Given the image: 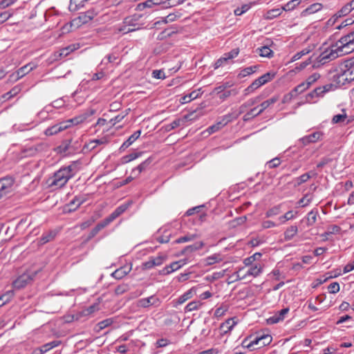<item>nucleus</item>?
<instances>
[{
	"label": "nucleus",
	"mask_w": 354,
	"mask_h": 354,
	"mask_svg": "<svg viewBox=\"0 0 354 354\" xmlns=\"http://www.w3.org/2000/svg\"><path fill=\"white\" fill-rule=\"evenodd\" d=\"M73 176L71 166L63 167L55 172L46 183L50 187L59 189L64 186Z\"/></svg>",
	"instance_id": "nucleus-1"
},
{
	"label": "nucleus",
	"mask_w": 354,
	"mask_h": 354,
	"mask_svg": "<svg viewBox=\"0 0 354 354\" xmlns=\"http://www.w3.org/2000/svg\"><path fill=\"white\" fill-rule=\"evenodd\" d=\"M342 55H344V54L338 48V43H336L324 50L316 58L313 62V68H319Z\"/></svg>",
	"instance_id": "nucleus-2"
},
{
	"label": "nucleus",
	"mask_w": 354,
	"mask_h": 354,
	"mask_svg": "<svg viewBox=\"0 0 354 354\" xmlns=\"http://www.w3.org/2000/svg\"><path fill=\"white\" fill-rule=\"evenodd\" d=\"M272 340V336L268 333H259L254 337H250L245 339L243 344L244 347L249 348L250 351L256 348H260L265 346L269 345Z\"/></svg>",
	"instance_id": "nucleus-3"
},
{
	"label": "nucleus",
	"mask_w": 354,
	"mask_h": 354,
	"mask_svg": "<svg viewBox=\"0 0 354 354\" xmlns=\"http://www.w3.org/2000/svg\"><path fill=\"white\" fill-rule=\"evenodd\" d=\"M263 271V267L260 263H255L254 266L240 268L235 273L236 279L243 280L248 277H257Z\"/></svg>",
	"instance_id": "nucleus-4"
},
{
	"label": "nucleus",
	"mask_w": 354,
	"mask_h": 354,
	"mask_svg": "<svg viewBox=\"0 0 354 354\" xmlns=\"http://www.w3.org/2000/svg\"><path fill=\"white\" fill-rule=\"evenodd\" d=\"M336 43L344 55L352 53L354 50V30L342 36Z\"/></svg>",
	"instance_id": "nucleus-5"
},
{
	"label": "nucleus",
	"mask_w": 354,
	"mask_h": 354,
	"mask_svg": "<svg viewBox=\"0 0 354 354\" xmlns=\"http://www.w3.org/2000/svg\"><path fill=\"white\" fill-rule=\"evenodd\" d=\"M44 261L42 258L31 263L30 266L26 269V271L30 277L31 281L41 278L44 274Z\"/></svg>",
	"instance_id": "nucleus-6"
},
{
	"label": "nucleus",
	"mask_w": 354,
	"mask_h": 354,
	"mask_svg": "<svg viewBox=\"0 0 354 354\" xmlns=\"http://www.w3.org/2000/svg\"><path fill=\"white\" fill-rule=\"evenodd\" d=\"M209 212L205 205H198L189 209L185 213L184 216H196L194 219H198L203 221L207 219V212Z\"/></svg>",
	"instance_id": "nucleus-7"
},
{
	"label": "nucleus",
	"mask_w": 354,
	"mask_h": 354,
	"mask_svg": "<svg viewBox=\"0 0 354 354\" xmlns=\"http://www.w3.org/2000/svg\"><path fill=\"white\" fill-rule=\"evenodd\" d=\"M15 178L10 176L0 178V199L10 194L12 190Z\"/></svg>",
	"instance_id": "nucleus-8"
},
{
	"label": "nucleus",
	"mask_w": 354,
	"mask_h": 354,
	"mask_svg": "<svg viewBox=\"0 0 354 354\" xmlns=\"http://www.w3.org/2000/svg\"><path fill=\"white\" fill-rule=\"evenodd\" d=\"M142 15L139 14H134L131 16L125 17L123 20V24L129 26L131 29H135V31L142 28L144 23L140 22Z\"/></svg>",
	"instance_id": "nucleus-9"
},
{
	"label": "nucleus",
	"mask_w": 354,
	"mask_h": 354,
	"mask_svg": "<svg viewBox=\"0 0 354 354\" xmlns=\"http://www.w3.org/2000/svg\"><path fill=\"white\" fill-rule=\"evenodd\" d=\"M340 70L344 73L346 79L351 82L354 80V59L346 60L341 66Z\"/></svg>",
	"instance_id": "nucleus-10"
},
{
	"label": "nucleus",
	"mask_w": 354,
	"mask_h": 354,
	"mask_svg": "<svg viewBox=\"0 0 354 354\" xmlns=\"http://www.w3.org/2000/svg\"><path fill=\"white\" fill-rule=\"evenodd\" d=\"M32 282L30 277L25 270L23 273L19 275V277L13 281L12 287L15 289L20 290L25 288L27 285Z\"/></svg>",
	"instance_id": "nucleus-11"
},
{
	"label": "nucleus",
	"mask_w": 354,
	"mask_h": 354,
	"mask_svg": "<svg viewBox=\"0 0 354 354\" xmlns=\"http://www.w3.org/2000/svg\"><path fill=\"white\" fill-rule=\"evenodd\" d=\"M166 260V257L159 254L157 257H151L149 260L142 263V269L149 270L155 266H160Z\"/></svg>",
	"instance_id": "nucleus-12"
},
{
	"label": "nucleus",
	"mask_w": 354,
	"mask_h": 354,
	"mask_svg": "<svg viewBox=\"0 0 354 354\" xmlns=\"http://www.w3.org/2000/svg\"><path fill=\"white\" fill-rule=\"evenodd\" d=\"M324 133L322 131H316L310 135L304 136L299 139L298 142L305 147L310 143H315L322 139Z\"/></svg>",
	"instance_id": "nucleus-13"
},
{
	"label": "nucleus",
	"mask_w": 354,
	"mask_h": 354,
	"mask_svg": "<svg viewBox=\"0 0 354 354\" xmlns=\"http://www.w3.org/2000/svg\"><path fill=\"white\" fill-rule=\"evenodd\" d=\"M160 304V299L155 295H152L147 298H142L138 301V306L142 308H147L149 306L158 307Z\"/></svg>",
	"instance_id": "nucleus-14"
},
{
	"label": "nucleus",
	"mask_w": 354,
	"mask_h": 354,
	"mask_svg": "<svg viewBox=\"0 0 354 354\" xmlns=\"http://www.w3.org/2000/svg\"><path fill=\"white\" fill-rule=\"evenodd\" d=\"M196 293V288L192 287L185 292H184L182 295H180L177 299L174 300V307H177L178 305H181L187 301L188 299L193 297L194 295Z\"/></svg>",
	"instance_id": "nucleus-15"
},
{
	"label": "nucleus",
	"mask_w": 354,
	"mask_h": 354,
	"mask_svg": "<svg viewBox=\"0 0 354 354\" xmlns=\"http://www.w3.org/2000/svg\"><path fill=\"white\" fill-rule=\"evenodd\" d=\"M152 160L153 159L151 157H149L144 160L139 165L132 169L131 175H134V177L138 178L142 171H145L149 169L152 162Z\"/></svg>",
	"instance_id": "nucleus-16"
},
{
	"label": "nucleus",
	"mask_w": 354,
	"mask_h": 354,
	"mask_svg": "<svg viewBox=\"0 0 354 354\" xmlns=\"http://www.w3.org/2000/svg\"><path fill=\"white\" fill-rule=\"evenodd\" d=\"M91 20L85 12L80 13V15L70 22V27L77 28L82 25L89 22Z\"/></svg>",
	"instance_id": "nucleus-17"
},
{
	"label": "nucleus",
	"mask_w": 354,
	"mask_h": 354,
	"mask_svg": "<svg viewBox=\"0 0 354 354\" xmlns=\"http://www.w3.org/2000/svg\"><path fill=\"white\" fill-rule=\"evenodd\" d=\"M288 312L289 308L281 309L268 319V323L273 324L283 321Z\"/></svg>",
	"instance_id": "nucleus-18"
},
{
	"label": "nucleus",
	"mask_w": 354,
	"mask_h": 354,
	"mask_svg": "<svg viewBox=\"0 0 354 354\" xmlns=\"http://www.w3.org/2000/svg\"><path fill=\"white\" fill-rule=\"evenodd\" d=\"M204 246L203 241L196 242L192 245L186 246L183 250L180 251L179 255H188L192 252L201 250Z\"/></svg>",
	"instance_id": "nucleus-19"
},
{
	"label": "nucleus",
	"mask_w": 354,
	"mask_h": 354,
	"mask_svg": "<svg viewBox=\"0 0 354 354\" xmlns=\"http://www.w3.org/2000/svg\"><path fill=\"white\" fill-rule=\"evenodd\" d=\"M351 12V8L346 4L328 21V24L333 25L339 18L347 15Z\"/></svg>",
	"instance_id": "nucleus-20"
},
{
	"label": "nucleus",
	"mask_w": 354,
	"mask_h": 354,
	"mask_svg": "<svg viewBox=\"0 0 354 354\" xmlns=\"http://www.w3.org/2000/svg\"><path fill=\"white\" fill-rule=\"evenodd\" d=\"M67 129V126L63 122H59L46 129V136H53Z\"/></svg>",
	"instance_id": "nucleus-21"
},
{
	"label": "nucleus",
	"mask_w": 354,
	"mask_h": 354,
	"mask_svg": "<svg viewBox=\"0 0 354 354\" xmlns=\"http://www.w3.org/2000/svg\"><path fill=\"white\" fill-rule=\"evenodd\" d=\"M79 44H71L65 48H61L58 52L55 53V57L57 58L65 57L71 53L79 48Z\"/></svg>",
	"instance_id": "nucleus-22"
},
{
	"label": "nucleus",
	"mask_w": 354,
	"mask_h": 354,
	"mask_svg": "<svg viewBox=\"0 0 354 354\" xmlns=\"http://www.w3.org/2000/svg\"><path fill=\"white\" fill-rule=\"evenodd\" d=\"M141 130L135 131L129 138L124 141L120 146L119 150L120 152L124 151L129 146H131L140 136Z\"/></svg>",
	"instance_id": "nucleus-23"
},
{
	"label": "nucleus",
	"mask_w": 354,
	"mask_h": 354,
	"mask_svg": "<svg viewBox=\"0 0 354 354\" xmlns=\"http://www.w3.org/2000/svg\"><path fill=\"white\" fill-rule=\"evenodd\" d=\"M129 205L127 204H122L120 205L107 218H105L104 221H113L116 219L127 209Z\"/></svg>",
	"instance_id": "nucleus-24"
},
{
	"label": "nucleus",
	"mask_w": 354,
	"mask_h": 354,
	"mask_svg": "<svg viewBox=\"0 0 354 354\" xmlns=\"http://www.w3.org/2000/svg\"><path fill=\"white\" fill-rule=\"evenodd\" d=\"M322 8H323V6L322 3H315L312 5H310V6H308V8H306L305 10H304L301 13V16L306 17L309 15L315 13V12L319 11L320 10H322Z\"/></svg>",
	"instance_id": "nucleus-25"
},
{
	"label": "nucleus",
	"mask_w": 354,
	"mask_h": 354,
	"mask_svg": "<svg viewBox=\"0 0 354 354\" xmlns=\"http://www.w3.org/2000/svg\"><path fill=\"white\" fill-rule=\"evenodd\" d=\"M278 95H274L268 100L261 102L259 106L260 113H263L266 109L270 108L271 106L274 104L279 100Z\"/></svg>",
	"instance_id": "nucleus-26"
},
{
	"label": "nucleus",
	"mask_w": 354,
	"mask_h": 354,
	"mask_svg": "<svg viewBox=\"0 0 354 354\" xmlns=\"http://www.w3.org/2000/svg\"><path fill=\"white\" fill-rule=\"evenodd\" d=\"M236 324V322L234 321V318L228 319L221 324L220 328L223 334H226L228 332H230Z\"/></svg>",
	"instance_id": "nucleus-27"
},
{
	"label": "nucleus",
	"mask_w": 354,
	"mask_h": 354,
	"mask_svg": "<svg viewBox=\"0 0 354 354\" xmlns=\"http://www.w3.org/2000/svg\"><path fill=\"white\" fill-rule=\"evenodd\" d=\"M180 268L178 261L171 263L169 265L166 266L161 271V274H169L174 271H176Z\"/></svg>",
	"instance_id": "nucleus-28"
},
{
	"label": "nucleus",
	"mask_w": 354,
	"mask_h": 354,
	"mask_svg": "<svg viewBox=\"0 0 354 354\" xmlns=\"http://www.w3.org/2000/svg\"><path fill=\"white\" fill-rule=\"evenodd\" d=\"M108 142L109 140L106 137H103L100 139L92 140L86 145V147L90 150H93L97 145H106L108 143Z\"/></svg>",
	"instance_id": "nucleus-29"
},
{
	"label": "nucleus",
	"mask_w": 354,
	"mask_h": 354,
	"mask_svg": "<svg viewBox=\"0 0 354 354\" xmlns=\"http://www.w3.org/2000/svg\"><path fill=\"white\" fill-rule=\"evenodd\" d=\"M87 0H71L68 9L71 12H75L84 6Z\"/></svg>",
	"instance_id": "nucleus-30"
},
{
	"label": "nucleus",
	"mask_w": 354,
	"mask_h": 354,
	"mask_svg": "<svg viewBox=\"0 0 354 354\" xmlns=\"http://www.w3.org/2000/svg\"><path fill=\"white\" fill-rule=\"evenodd\" d=\"M202 305L203 304L198 300L192 301L186 305L184 311L187 313L194 310H197L201 308Z\"/></svg>",
	"instance_id": "nucleus-31"
},
{
	"label": "nucleus",
	"mask_w": 354,
	"mask_h": 354,
	"mask_svg": "<svg viewBox=\"0 0 354 354\" xmlns=\"http://www.w3.org/2000/svg\"><path fill=\"white\" fill-rule=\"evenodd\" d=\"M187 118L188 117L186 115V116H185L184 118H178V119L174 120L172 122L166 125L165 129L167 131H171L172 129H174L181 126L182 124H184V122L187 119Z\"/></svg>",
	"instance_id": "nucleus-32"
},
{
	"label": "nucleus",
	"mask_w": 354,
	"mask_h": 354,
	"mask_svg": "<svg viewBox=\"0 0 354 354\" xmlns=\"http://www.w3.org/2000/svg\"><path fill=\"white\" fill-rule=\"evenodd\" d=\"M21 91V86L20 85H17L14 86L10 91L4 93L2 95V98L5 100H8L11 99L12 97L16 96L18 93Z\"/></svg>",
	"instance_id": "nucleus-33"
},
{
	"label": "nucleus",
	"mask_w": 354,
	"mask_h": 354,
	"mask_svg": "<svg viewBox=\"0 0 354 354\" xmlns=\"http://www.w3.org/2000/svg\"><path fill=\"white\" fill-rule=\"evenodd\" d=\"M258 108H259V106L254 107V108L251 109L248 112H247L243 117V121H245V122L250 121V120H252L253 118H254L255 117L261 115V113H260L259 110L258 111H257Z\"/></svg>",
	"instance_id": "nucleus-34"
},
{
	"label": "nucleus",
	"mask_w": 354,
	"mask_h": 354,
	"mask_svg": "<svg viewBox=\"0 0 354 354\" xmlns=\"http://www.w3.org/2000/svg\"><path fill=\"white\" fill-rule=\"evenodd\" d=\"M151 1L154 6L162 5V8H164L173 7L176 6L177 3L176 0H151Z\"/></svg>",
	"instance_id": "nucleus-35"
},
{
	"label": "nucleus",
	"mask_w": 354,
	"mask_h": 354,
	"mask_svg": "<svg viewBox=\"0 0 354 354\" xmlns=\"http://www.w3.org/2000/svg\"><path fill=\"white\" fill-rule=\"evenodd\" d=\"M334 81L337 83L339 86H342L346 83H350L348 79H346L344 73L340 70V72L334 75Z\"/></svg>",
	"instance_id": "nucleus-36"
},
{
	"label": "nucleus",
	"mask_w": 354,
	"mask_h": 354,
	"mask_svg": "<svg viewBox=\"0 0 354 354\" xmlns=\"http://www.w3.org/2000/svg\"><path fill=\"white\" fill-rule=\"evenodd\" d=\"M283 10L281 8H274L266 12L264 15V18L268 20L273 19L282 13Z\"/></svg>",
	"instance_id": "nucleus-37"
},
{
	"label": "nucleus",
	"mask_w": 354,
	"mask_h": 354,
	"mask_svg": "<svg viewBox=\"0 0 354 354\" xmlns=\"http://www.w3.org/2000/svg\"><path fill=\"white\" fill-rule=\"evenodd\" d=\"M64 106V101L62 99H58L53 102L51 104L46 106V112L50 113L53 111V108L59 109Z\"/></svg>",
	"instance_id": "nucleus-38"
},
{
	"label": "nucleus",
	"mask_w": 354,
	"mask_h": 354,
	"mask_svg": "<svg viewBox=\"0 0 354 354\" xmlns=\"http://www.w3.org/2000/svg\"><path fill=\"white\" fill-rule=\"evenodd\" d=\"M84 121H85V118H84L83 116H81V115H80L73 118L64 121V122L65 123V125L67 126V129H68L73 125H77L78 124L82 123Z\"/></svg>",
	"instance_id": "nucleus-39"
},
{
	"label": "nucleus",
	"mask_w": 354,
	"mask_h": 354,
	"mask_svg": "<svg viewBox=\"0 0 354 354\" xmlns=\"http://www.w3.org/2000/svg\"><path fill=\"white\" fill-rule=\"evenodd\" d=\"M71 140H64L62 144L57 147V151L59 152V153H71V151L70 150L71 149Z\"/></svg>",
	"instance_id": "nucleus-40"
},
{
	"label": "nucleus",
	"mask_w": 354,
	"mask_h": 354,
	"mask_svg": "<svg viewBox=\"0 0 354 354\" xmlns=\"http://www.w3.org/2000/svg\"><path fill=\"white\" fill-rule=\"evenodd\" d=\"M239 93V89L232 88V89L227 90L225 91L222 92L221 93L218 95V96L221 101H224L230 96L236 95Z\"/></svg>",
	"instance_id": "nucleus-41"
},
{
	"label": "nucleus",
	"mask_w": 354,
	"mask_h": 354,
	"mask_svg": "<svg viewBox=\"0 0 354 354\" xmlns=\"http://www.w3.org/2000/svg\"><path fill=\"white\" fill-rule=\"evenodd\" d=\"M36 66L33 64L32 63H29L20 68H19L17 71L19 73V75L20 77H23L24 75L28 74L29 72L33 70L34 68H35Z\"/></svg>",
	"instance_id": "nucleus-42"
},
{
	"label": "nucleus",
	"mask_w": 354,
	"mask_h": 354,
	"mask_svg": "<svg viewBox=\"0 0 354 354\" xmlns=\"http://www.w3.org/2000/svg\"><path fill=\"white\" fill-rule=\"evenodd\" d=\"M332 87H333V84H330L324 85L323 86L317 87L313 91H314V93H315V94L317 95V97H323L324 95L326 92L329 91Z\"/></svg>",
	"instance_id": "nucleus-43"
},
{
	"label": "nucleus",
	"mask_w": 354,
	"mask_h": 354,
	"mask_svg": "<svg viewBox=\"0 0 354 354\" xmlns=\"http://www.w3.org/2000/svg\"><path fill=\"white\" fill-rule=\"evenodd\" d=\"M129 109H126L124 112L120 113L113 118L111 119L109 122L111 124V126H114L117 123L122 121L129 114Z\"/></svg>",
	"instance_id": "nucleus-44"
},
{
	"label": "nucleus",
	"mask_w": 354,
	"mask_h": 354,
	"mask_svg": "<svg viewBox=\"0 0 354 354\" xmlns=\"http://www.w3.org/2000/svg\"><path fill=\"white\" fill-rule=\"evenodd\" d=\"M142 152H136V153H131L128 155H126L122 158V159H121L122 163V164L128 163V162L138 158V157H140L142 155Z\"/></svg>",
	"instance_id": "nucleus-45"
},
{
	"label": "nucleus",
	"mask_w": 354,
	"mask_h": 354,
	"mask_svg": "<svg viewBox=\"0 0 354 354\" xmlns=\"http://www.w3.org/2000/svg\"><path fill=\"white\" fill-rule=\"evenodd\" d=\"M224 126L221 122V121L217 122L216 124L209 127L205 131L203 132V134L207 133V136L215 133L223 128Z\"/></svg>",
	"instance_id": "nucleus-46"
},
{
	"label": "nucleus",
	"mask_w": 354,
	"mask_h": 354,
	"mask_svg": "<svg viewBox=\"0 0 354 354\" xmlns=\"http://www.w3.org/2000/svg\"><path fill=\"white\" fill-rule=\"evenodd\" d=\"M130 271V269H129L128 270H127L125 268H120L119 269H117L116 270H115L112 274V277L117 279H120L122 278H123L124 276H126Z\"/></svg>",
	"instance_id": "nucleus-47"
},
{
	"label": "nucleus",
	"mask_w": 354,
	"mask_h": 354,
	"mask_svg": "<svg viewBox=\"0 0 354 354\" xmlns=\"http://www.w3.org/2000/svg\"><path fill=\"white\" fill-rule=\"evenodd\" d=\"M297 227L295 225H292L289 228L286 230V231L284 233L285 239L286 240H290L293 238V236L297 234Z\"/></svg>",
	"instance_id": "nucleus-48"
},
{
	"label": "nucleus",
	"mask_w": 354,
	"mask_h": 354,
	"mask_svg": "<svg viewBox=\"0 0 354 354\" xmlns=\"http://www.w3.org/2000/svg\"><path fill=\"white\" fill-rule=\"evenodd\" d=\"M259 51V55L264 57H271L273 55L272 50L268 46H262L257 49Z\"/></svg>",
	"instance_id": "nucleus-49"
},
{
	"label": "nucleus",
	"mask_w": 354,
	"mask_h": 354,
	"mask_svg": "<svg viewBox=\"0 0 354 354\" xmlns=\"http://www.w3.org/2000/svg\"><path fill=\"white\" fill-rule=\"evenodd\" d=\"M307 89L308 88L306 86V84H304V82H301V84L295 86L293 89H292L290 91L294 94L296 98L299 94L304 93Z\"/></svg>",
	"instance_id": "nucleus-50"
},
{
	"label": "nucleus",
	"mask_w": 354,
	"mask_h": 354,
	"mask_svg": "<svg viewBox=\"0 0 354 354\" xmlns=\"http://www.w3.org/2000/svg\"><path fill=\"white\" fill-rule=\"evenodd\" d=\"M320 77V75L319 73H315L313 75H310L305 82H303L304 84L308 88L313 84H314L319 78Z\"/></svg>",
	"instance_id": "nucleus-51"
},
{
	"label": "nucleus",
	"mask_w": 354,
	"mask_h": 354,
	"mask_svg": "<svg viewBox=\"0 0 354 354\" xmlns=\"http://www.w3.org/2000/svg\"><path fill=\"white\" fill-rule=\"evenodd\" d=\"M107 223H98L94 229H93V230L90 232L88 236L87 237L86 239V241L92 239L93 237H94L100 230H101L102 228H104L106 225Z\"/></svg>",
	"instance_id": "nucleus-52"
},
{
	"label": "nucleus",
	"mask_w": 354,
	"mask_h": 354,
	"mask_svg": "<svg viewBox=\"0 0 354 354\" xmlns=\"http://www.w3.org/2000/svg\"><path fill=\"white\" fill-rule=\"evenodd\" d=\"M238 116H239V114H235V113H228L222 118L221 122L225 127L230 122L238 118Z\"/></svg>",
	"instance_id": "nucleus-53"
},
{
	"label": "nucleus",
	"mask_w": 354,
	"mask_h": 354,
	"mask_svg": "<svg viewBox=\"0 0 354 354\" xmlns=\"http://www.w3.org/2000/svg\"><path fill=\"white\" fill-rule=\"evenodd\" d=\"M310 178H311V176H310V173H305V174H302L301 176L295 178V180L296 182L295 186H299L302 183H304L306 181H308Z\"/></svg>",
	"instance_id": "nucleus-54"
},
{
	"label": "nucleus",
	"mask_w": 354,
	"mask_h": 354,
	"mask_svg": "<svg viewBox=\"0 0 354 354\" xmlns=\"http://www.w3.org/2000/svg\"><path fill=\"white\" fill-rule=\"evenodd\" d=\"M257 68H258V66H257V65L246 67L241 71L239 75L241 77H245L249 75H251V74L254 73V72H256Z\"/></svg>",
	"instance_id": "nucleus-55"
},
{
	"label": "nucleus",
	"mask_w": 354,
	"mask_h": 354,
	"mask_svg": "<svg viewBox=\"0 0 354 354\" xmlns=\"http://www.w3.org/2000/svg\"><path fill=\"white\" fill-rule=\"evenodd\" d=\"M310 51H311V49L310 48H306L301 50V51L297 52L292 57L291 62H295V61L299 59L304 55L308 54Z\"/></svg>",
	"instance_id": "nucleus-56"
},
{
	"label": "nucleus",
	"mask_w": 354,
	"mask_h": 354,
	"mask_svg": "<svg viewBox=\"0 0 354 354\" xmlns=\"http://www.w3.org/2000/svg\"><path fill=\"white\" fill-rule=\"evenodd\" d=\"M231 86L232 85L230 82H225L223 84L215 87L213 90V93H216L218 95L222 92L227 91V89L230 88Z\"/></svg>",
	"instance_id": "nucleus-57"
},
{
	"label": "nucleus",
	"mask_w": 354,
	"mask_h": 354,
	"mask_svg": "<svg viewBox=\"0 0 354 354\" xmlns=\"http://www.w3.org/2000/svg\"><path fill=\"white\" fill-rule=\"evenodd\" d=\"M239 48H234L232 50H230V52L226 53L223 55V59H225V62H227L228 60L236 57L239 55Z\"/></svg>",
	"instance_id": "nucleus-58"
},
{
	"label": "nucleus",
	"mask_w": 354,
	"mask_h": 354,
	"mask_svg": "<svg viewBox=\"0 0 354 354\" xmlns=\"http://www.w3.org/2000/svg\"><path fill=\"white\" fill-rule=\"evenodd\" d=\"M222 261V258L218 254H214L206 259L207 264L212 265L215 263L220 262Z\"/></svg>",
	"instance_id": "nucleus-59"
},
{
	"label": "nucleus",
	"mask_w": 354,
	"mask_h": 354,
	"mask_svg": "<svg viewBox=\"0 0 354 354\" xmlns=\"http://www.w3.org/2000/svg\"><path fill=\"white\" fill-rule=\"evenodd\" d=\"M298 4V0H292L281 7V9L284 11H290L293 10Z\"/></svg>",
	"instance_id": "nucleus-60"
},
{
	"label": "nucleus",
	"mask_w": 354,
	"mask_h": 354,
	"mask_svg": "<svg viewBox=\"0 0 354 354\" xmlns=\"http://www.w3.org/2000/svg\"><path fill=\"white\" fill-rule=\"evenodd\" d=\"M261 86V84L255 80L252 83L245 89V95H248Z\"/></svg>",
	"instance_id": "nucleus-61"
},
{
	"label": "nucleus",
	"mask_w": 354,
	"mask_h": 354,
	"mask_svg": "<svg viewBox=\"0 0 354 354\" xmlns=\"http://www.w3.org/2000/svg\"><path fill=\"white\" fill-rule=\"evenodd\" d=\"M117 31L118 33H122L124 35L134 32L135 29H131V28H130L129 26L122 23V24L118 28Z\"/></svg>",
	"instance_id": "nucleus-62"
},
{
	"label": "nucleus",
	"mask_w": 354,
	"mask_h": 354,
	"mask_svg": "<svg viewBox=\"0 0 354 354\" xmlns=\"http://www.w3.org/2000/svg\"><path fill=\"white\" fill-rule=\"evenodd\" d=\"M312 201V196L310 194H306L298 201V205L304 207L308 205Z\"/></svg>",
	"instance_id": "nucleus-63"
},
{
	"label": "nucleus",
	"mask_w": 354,
	"mask_h": 354,
	"mask_svg": "<svg viewBox=\"0 0 354 354\" xmlns=\"http://www.w3.org/2000/svg\"><path fill=\"white\" fill-rule=\"evenodd\" d=\"M281 164V160L279 158H274L266 162V166L270 168H276Z\"/></svg>",
	"instance_id": "nucleus-64"
}]
</instances>
